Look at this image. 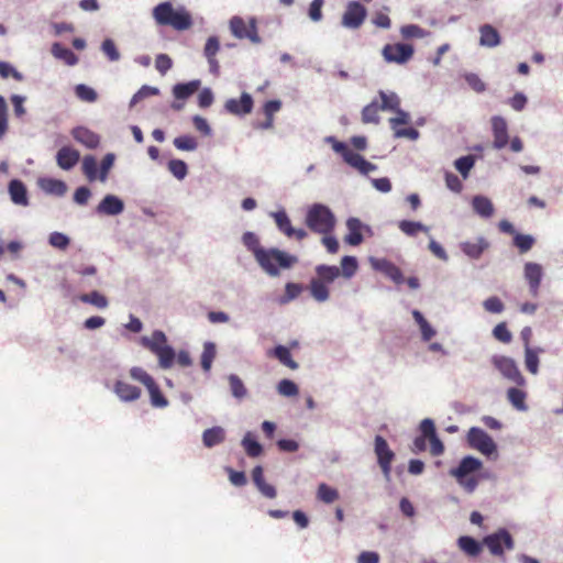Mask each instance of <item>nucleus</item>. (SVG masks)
<instances>
[{
    "label": "nucleus",
    "instance_id": "nucleus-36",
    "mask_svg": "<svg viewBox=\"0 0 563 563\" xmlns=\"http://www.w3.org/2000/svg\"><path fill=\"white\" fill-rule=\"evenodd\" d=\"M271 355H274L283 365L289 367L290 369L298 368V363L292 360L289 349L284 345H277L271 352Z\"/></svg>",
    "mask_w": 563,
    "mask_h": 563
},
{
    "label": "nucleus",
    "instance_id": "nucleus-10",
    "mask_svg": "<svg viewBox=\"0 0 563 563\" xmlns=\"http://www.w3.org/2000/svg\"><path fill=\"white\" fill-rule=\"evenodd\" d=\"M366 15V8L357 1H352L347 4L341 23L344 27L356 30L363 24Z\"/></svg>",
    "mask_w": 563,
    "mask_h": 563
},
{
    "label": "nucleus",
    "instance_id": "nucleus-61",
    "mask_svg": "<svg viewBox=\"0 0 563 563\" xmlns=\"http://www.w3.org/2000/svg\"><path fill=\"white\" fill-rule=\"evenodd\" d=\"M173 67V60L167 54H158L155 59V68L161 75H165Z\"/></svg>",
    "mask_w": 563,
    "mask_h": 563
},
{
    "label": "nucleus",
    "instance_id": "nucleus-21",
    "mask_svg": "<svg viewBox=\"0 0 563 563\" xmlns=\"http://www.w3.org/2000/svg\"><path fill=\"white\" fill-rule=\"evenodd\" d=\"M113 390L125 402L134 401L141 397V389L139 387L123 380H117Z\"/></svg>",
    "mask_w": 563,
    "mask_h": 563
},
{
    "label": "nucleus",
    "instance_id": "nucleus-8",
    "mask_svg": "<svg viewBox=\"0 0 563 563\" xmlns=\"http://www.w3.org/2000/svg\"><path fill=\"white\" fill-rule=\"evenodd\" d=\"M467 441L471 448L485 455L496 452V444L492 437L481 428L473 427L467 432Z\"/></svg>",
    "mask_w": 563,
    "mask_h": 563
},
{
    "label": "nucleus",
    "instance_id": "nucleus-4",
    "mask_svg": "<svg viewBox=\"0 0 563 563\" xmlns=\"http://www.w3.org/2000/svg\"><path fill=\"white\" fill-rule=\"evenodd\" d=\"M265 261H256L261 268L269 276H278L279 269H287L297 263V257L278 249H264Z\"/></svg>",
    "mask_w": 563,
    "mask_h": 563
},
{
    "label": "nucleus",
    "instance_id": "nucleus-15",
    "mask_svg": "<svg viewBox=\"0 0 563 563\" xmlns=\"http://www.w3.org/2000/svg\"><path fill=\"white\" fill-rule=\"evenodd\" d=\"M253 104L251 95L243 92L240 99H228L224 103V109L234 115H245L252 112Z\"/></svg>",
    "mask_w": 563,
    "mask_h": 563
},
{
    "label": "nucleus",
    "instance_id": "nucleus-57",
    "mask_svg": "<svg viewBox=\"0 0 563 563\" xmlns=\"http://www.w3.org/2000/svg\"><path fill=\"white\" fill-rule=\"evenodd\" d=\"M130 376L133 379L142 383L145 387L153 385V383L155 382L154 378L142 367H132L130 369Z\"/></svg>",
    "mask_w": 563,
    "mask_h": 563
},
{
    "label": "nucleus",
    "instance_id": "nucleus-29",
    "mask_svg": "<svg viewBox=\"0 0 563 563\" xmlns=\"http://www.w3.org/2000/svg\"><path fill=\"white\" fill-rule=\"evenodd\" d=\"M52 54L55 58L64 60L68 66H74L78 63L77 55L71 49L64 47L59 43L53 44Z\"/></svg>",
    "mask_w": 563,
    "mask_h": 563
},
{
    "label": "nucleus",
    "instance_id": "nucleus-9",
    "mask_svg": "<svg viewBox=\"0 0 563 563\" xmlns=\"http://www.w3.org/2000/svg\"><path fill=\"white\" fill-rule=\"evenodd\" d=\"M492 363L500 372V374L508 380L517 385L525 384V378L521 375L516 362L511 357L504 355H494L492 357Z\"/></svg>",
    "mask_w": 563,
    "mask_h": 563
},
{
    "label": "nucleus",
    "instance_id": "nucleus-32",
    "mask_svg": "<svg viewBox=\"0 0 563 563\" xmlns=\"http://www.w3.org/2000/svg\"><path fill=\"white\" fill-rule=\"evenodd\" d=\"M472 206L477 214L484 218H489L494 213V206L492 201L483 196L473 198Z\"/></svg>",
    "mask_w": 563,
    "mask_h": 563
},
{
    "label": "nucleus",
    "instance_id": "nucleus-35",
    "mask_svg": "<svg viewBox=\"0 0 563 563\" xmlns=\"http://www.w3.org/2000/svg\"><path fill=\"white\" fill-rule=\"evenodd\" d=\"M41 188L52 195L63 196L67 190L64 181L58 179L45 178L40 181Z\"/></svg>",
    "mask_w": 563,
    "mask_h": 563
},
{
    "label": "nucleus",
    "instance_id": "nucleus-18",
    "mask_svg": "<svg viewBox=\"0 0 563 563\" xmlns=\"http://www.w3.org/2000/svg\"><path fill=\"white\" fill-rule=\"evenodd\" d=\"M124 210L123 201L114 196L107 195L97 206V213L104 216H118Z\"/></svg>",
    "mask_w": 563,
    "mask_h": 563
},
{
    "label": "nucleus",
    "instance_id": "nucleus-3",
    "mask_svg": "<svg viewBox=\"0 0 563 563\" xmlns=\"http://www.w3.org/2000/svg\"><path fill=\"white\" fill-rule=\"evenodd\" d=\"M340 276V267L330 265H318L316 277L309 283L311 297L318 302H324L330 298L329 285Z\"/></svg>",
    "mask_w": 563,
    "mask_h": 563
},
{
    "label": "nucleus",
    "instance_id": "nucleus-42",
    "mask_svg": "<svg viewBox=\"0 0 563 563\" xmlns=\"http://www.w3.org/2000/svg\"><path fill=\"white\" fill-rule=\"evenodd\" d=\"M412 316L420 327L423 341H430L435 335L434 329L429 324L420 311L413 310Z\"/></svg>",
    "mask_w": 563,
    "mask_h": 563
},
{
    "label": "nucleus",
    "instance_id": "nucleus-53",
    "mask_svg": "<svg viewBox=\"0 0 563 563\" xmlns=\"http://www.w3.org/2000/svg\"><path fill=\"white\" fill-rule=\"evenodd\" d=\"M514 244L518 247L520 253H527L533 246L534 239L528 234L516 233Z\"/></svg>",
    "mask_w": 563,
    "mask_h": 563
},
{
    "label": "nucleus",
    "instance_id": "nucleus-46",
    "mask_svg": "<svg viewBox=\"0 0 563 563\" xmlns=\"http://www.w3.org/2000/svg\"><path fill=\"white\" fill-rule=\"evenodd\" d=\"M82 172L89 181H93L99 178L98 165L93 156L87 155L82 159Z\"/></svg>",
    "mask_w": 563,
    "mask_h": 563
},
{
    "label": "nucleus",
    "instance_id": "nucleus-62",
    "mask_svg": "<svg viewBox=\"0 0 563 563\" xmlns=\"http://www.w3.org/2000/svg\"><path fill=\"white\" fill-rule=\"evenodd\" d=\"M483 306H484L485 310L490 313H500L505 309L503 301L496 296H492V297L487 298L483 302Z\"/></svg>",
    "mask_w": 563,
    "mask_h": 563
},
{
    "label": "nucleus",
    "instance_id": "nucleus-17",
    "mask_svg": "<svg viewBox=\"0 0 563 563\" xmlns=\"http://www.w3.org/2000/svg\"><path fill=\"white\" fill-rule=\"evenodd\" d=\"M542 267L537 263H527L525 265V278L528 282L529 290L532 297H538L542 279Z\"/></svg>",
    "mask_w": 563,
    "mask_h": 563
},
{
    "label": "nucleus",
    "instance_id": "nucleus-13",
    "mask_svg": "<svg viewBox=\"0 0 563 563\" xmlns=\"http://www.w3.org/2000/svg\"><path fill=\"white\" fill-rule=\"evenodd\" d=\"M375 454L377 455V461L384 475L388 477L391 471V462L395 457V454L389 449L387 441L382 435L375 437Z\"/></svg>",
    "mask_w": 563,
    "mask_h": 563
},
{
    "label": "nucleus",
    "instance_id": "nucleus-1",
    "mask_svg": "<svg viewBox=\"0 0 563 563\" xmlns=\"http://www.w3.org/2000/svg\"><path fill=\"white\" fill-rule=\"evenodd\" d=\"M140 342L143 347L157 356L158 365L163 369L170 368L175 358L181 367H188L192 364L187 351H179L176 355L174 349L167 342L166 334L161 330H155L150 336H142Z\"/></svg>",
    "mask_w": 563,
    "mask_h": 563
},
{
    "label": "nucleus",
    "instance_id": "nucleus-40",
    "mask_svg": "<svg viewBox=\"0 0 563 563\" xmlns=\"http://www.w3.org/2000/svg\"><path fill=\"white\" fill-rule=\"evenodd\" d=\"M78 298L81 302L90 303L99 309H104L108 307V299L97 290H93L89 294H82Z\"/></svg>",
    "mask_w": 563,
    "mask_h": 563
},
{
    "label": "nucleus",
    "instance_id": "nucleus-23",
    "mask_svg": "<svg viewBox=\"0 0 563 563\" xmlns=\"http://www.w3.org/2000/svg\"><path fill=\"white\" fill-rule=\"evenodd\" d=\"M347 234L344 236V242L349 245L356 246L363 242L362 223L356 218H350L346 221Z\"/></svg>",
    "mask_w": 563,
    "mask_h": 563
},
{
    "label": "nucleus",
    "instance_id": "nucleus-34",
    "mask_svg": "<svg viewBox=\"0 0 563 563\" xmlns=\"http://www.w3.org/2000/svg\"><path fill=\"white\" fill-rule=\"evenodd\" d=\"M382 110L380 104L376 100L365 106L362 110V122L367 123H379V111Z\"/></svg>",
    "mask_w": 563,
    "mask_h": 563
},
{
    "label": "nucleus",
    "instance_id": "nucleus-39",
    "mask_svg": "<svg viewBox=\"0 0 563 563\" xmlns=\"http://www.w3.org/2000/svg\"><path fill=\"white\" fill-rule=\"evenodd\" d=\"M272 217L275 220V223L278 230L285 234L287 238H290V232L292 230V225L290 219L285 210H279L272 213Z\"/></svg>",
    "mask_w": 563,
    "mask_h": 563
},
{
    "label": "nucleus",
    "instance_id": "nucleus-14",
    "mask_svg": "<svg viewBox=\"0 0 563 563\" xmlns=\"http://www.w3.org/2000/svg\"><path fill=\"white\" fill-rule=\"evenodd\" d=\"M493 147L496 150L504 148L509 142L508 125L503 117L495 115L492 118Z\"/></svg>",
    "mask_w": 563,
    "mask_h": 563
},
{
    "label": "nucleus",
    "instance_id": "nucleus-54",
    "mask_svg": "<svg viewBox=\"0 0 563 563\" xmlns=\"http://www.w3.org/2000/svg\"><path fill=\"white\" fill-rule=\"evenodd\" d=\"M474 164V157L472 155H466L457 158L454 163V166L464 178H467L468 173L473 168Z\"/></svg>",
    "mask_w": 563,
    "mask_h": 563
},
{
    "label": "nucleus",
    "instance_id": "nucleus-63",
    "mask_svg": "<svg viewBox=\"0 0 563 563\" xmlns=\"http://www.w3.org/2000/svg\"><path fill=\"white\" fill-rule=\"evenodd\" d=\"M114 164V155L112 153L107 154L102 161L100 166L99 179L101 181H106L108 178V174Z\"/></svg>",
    "mask_w": 563,
    "mask_h": 563
},
{
    "label": "nucleus",
    "instance_id": "nucleus-25",
    "mask_svg": "<svg viewBox=\"0 0 563 563\" xmlns=\"http://www.w3.org/2000/svg\"><path fill=\"white\" fill-rule=\"evenodd\" d=\"M488 247V243L484 238H477L475 241H466L461 243V250L471 258H478Z\"/></svg>",
    "mask_w": 563,
    "mask_h": 563
},
{
    "label": "nucleus",
    "instance_id": "nucleus-60",
    "mask_svg": "<svg viewBox=\"0 0 563 563\" xmlns=\"http://www.w3.org/2000/svg\"><path fill=\"white\" fill-rule=\"evenodd\" d=\"M277 390L280 395L291 397L298 394L297 385L290 379H283L277 386Z\"/></svg>",
    "mask_w": 563,
    "mask_h": 563
},
{
    "label": "nucleus",
    "instance_id": "nucleus-22",
    "mask_svg": "<svg viewBox=\"0 0 563 563\" xmlns=\"http://www.w3.org/2000/svg\"><path fill=\"white\" fill-rule=\"evenodd\" d=\"M79 158V152L68 146L62 147L56 155L58 166L65 170L73 168L78 163Z\"/></svg>",
    "mask_w": 563,
    "mask_h": 563
},
{
    "label": "nucleus",
    "instance_id": "nucleus-27",
    "mask_svg": "<svg viewBox=\"0 0 563 563\" xmlns=\"http://www.w3.org/2000/svg\"><path fill=\"white\" fill-rule=\"evenodd\" d=\"M457 545L468 556L476 558L482 552L483 542L479 543L472 537L462 536L457 539Z\"/></svg>",
    "mask_w": 563,
    "mask_h": 563
},
{
    "label": "nucleus",
    "instance_id": "nucleus-59",
    "mask_svg": "<svg viewBox=\"0 0 563 563\" xmlns=\"http://www.w3.org/2000/svg\"><path fill=\"white\" fill-rule=\"evenodd\" d=\"M101 49L109 60L117 62L120 59V53L111 38H107L102 42Z\"/></svg>",
    "mask_w": 563,
    "mask_h": 563
},
{
    "label": "nucleus",
    "instance_id": "nucleus-58",
    "mask_svg": "<svg viewBox=\"0 0 563 563\" xmlns=\"http://www.w3.org/2000/svg\"><path fill=\"white\" fill-rule=\"evenodd\" d=\"M493 335L496 340L503 343H509L512 339L511 332L508 330L506 322L498 323L493 330Z\"/></svg>",
    "mask_w": 563,
    "mask_h": 563
},
{
    "label": "nucleus",
    "instance_id": "nucleus-11",
    "mask_svg": "<svg viewBox=\"0 0 563 563\" xmlns=\"http://www.w3.org/2000/svg\"><path fill=\"white\" fill-rule=\"evenodd\" d=\"M413 52V47L410 44H387L383 48V56L388 63L404 64L412 57Z\"/></svg>",
    "mask_w": 563,
    "mask_h": 563
},
{
    "label": "nucleus",
    "instance_id": "nucleus-48",
    "mask_svg": "<svg viewBox=\"0 0 563 563\" xmlns=\"http://www.w3.org/2000/svg\"><path fill=\"white\" fill-rule=\"evenodd\" d=\"M242 445L246 452V454L251 457H256L258 455L262 454L263 452V449H262V445L256 441L254 440L250 433H247L243 440H242Z\"/></svg>",
    "mask_w": 563,
    "mask_h": 563
},
{
    "label": "nucleus",
    "instance_id": "nucleus-50",
    "mask_svg": "<svg viewBox=\"0 0 563 563\" xmlns=\"http://www.w3.org/2000/svg\"><path fill=\"white\" fill-rule=\"evenodd\" d=\"M75 93L77 98L85 102H95L98 99L95 89L84 84H79L75 87Z\"/></svg>",
    "mask_w": 563,
    "mask_h": 563
},
{
    "label": "nucleus",
    "instance_id": "nucleus-51",
    "mask_svg": "<svg viewBox=\"0 0 563 563\" xmlns=\"http://www.w3.org/2000/svg\"><path fill=\"white\" fill-rule=\"evenodd\" d=\"M146 388H147V390L150 393L151 404L154 407L163 408V407L167 406L168 401L165 398V396L162 394L158 385L155 382L153 383V385H150Z\"/></svg>",
    "mask_w": 563,
    "mask_h": 563
},
{
    "label": "nucleus",
    "instance_id": "nucleus-55",
    "mask_svg": "<svg viewBox=\"0 0 563 563\" xmlns=\"http://www.w3.org/2000/svg\"><path fill=\"white\" fill-rule=\"evenodd\" d=\"M399 229L407 235L413 236L420 231H428V228H426L420 222L409 221V220H402L399 223Z\"/></svg>",
    "mask_w": 563,
    "mask_h": 563
},
{
    "label": "nucleus",
    "instance_id": "nucleus-19",
    "mask_svg": "<svg viewBox=\"0 0 563 563\" xmlns=\"http://www.w3.org/2000/svg\"><path fill=\"white\" fill-rule=\"evenodd\" d=\"M71 135L78 143L82 144L87 148H96L100 143L99 135L84 126L75 128L71 131Z\"/></svg>",
    "mask_w": 563,
    "mask_h": 563
},
{
    "label": "nucleus",
    "instance_id": "nucleus-45",
    "mask_svg": "<svg viewBox=\"0 0 563 563\" xmlns=\"http://www.w3.org/2000/svg\"><path fill=\"white\" fill-rule=\"evenodd\" d=\"M379 97L382 99L380 108L382 110L396 111L400 108V99L395 92L386 93L385 91H379Z\"/></svg>",
    "mask_w": 563,
    "mask_h": 563
},
{
    "label": "nucleus",
    "instance_id": "nucleus-38",
    "mask_svg": "<svg viewBox=\"0 0 563 563\" xmlns=\"http://www.w3.org/2000/svg\"><path fill=\"white\" fill-rule=\"evenodd\" d=\"M280 108L282 102L279 100H269L265 102L263 111L266 117V121L263 124H261L262 129H269L273 126L274 114L278 112Z\"/></svg>",
    "mask_w": 563,
    "mask_h": 563
},
{
    "label": "nucleus",
    "instance_id": "nucleus-26",
    "mask_svg": "<svg viewBox=\"0 0 563 563\" xmlns=\"http://www.w3.org/2000/svg\"><path fill=\"white\" fill-rule=\"evenodd\" d=\"M225 440V431L222 427H212L202 433V442L206 448H213Z\"/></svg>",
    "mask_w": 563,
    "mask_h": 563
},
{
    "label": "nucleus",
    "instance_id": "nucleus-31",
    "mask_svg": "<svg viewBox=\"0 0 563 563\" xmlns=\"http://www.w3.org/2000/svg\"><path fill=\"white\" fill-rule=\"evenodd\" d=\"M199 80H192L186 84H177L173 88V93L176 99L184 100L194 95L199 89Z\"/></svg>",
    "mask_w": 563,
    "mask_h": 563
},
{
    "label": "nucleus",
    "instance_id": "nucleus-41",
    "mask_svg": "<svg viewBox=\"0 0 563 563\" xmlns=\"http://www.w3.org/2000/svg\"><path fill=\"white\" fill-rule=\"evenodd\" d=\"M543 352L542 349H526L525 363L526 368L531 374H537L539 371V353Z\"/></svg>",
    "mask_w": 563,
    "mask_h": 563
},
{
    "label": "nucleus",
    "instance_id": "nucleus-16",
    "mask_svg": "<svg viewBox=\"0 0 563 563\" xmlns=\"http://www.w3.org/2000/svg\"><path fill=\"white\" fill-rule=\"evenodd\" d=\"M371 262L374 269L383 273L385 276L390 278L396 284L399 285L404 283L405 279L401 271L390 261L386 258H375L372 260Z\"/></svg>",
    "mask_w": 563,
    "mask_h": 563
},
{
    "label": "nucleus",
    "instance_id": "nucleus-33",
    "mask_svg": "<svg viewBox=\"0 0 563 563\" xmlns=\"http://www.w3.org/2000/svg\"><path fill=\"white\" fill-rule=\"evenodd\" d=\"M191 16L186 11H174L172 19L167 25L173 26L175 30L184 31L191 26Z\"/></svg>",
    "mask_w": 563,
    "mask_h": 563
},
{
    "label": "nucleus",
    "instance_id": "nucleus-2",
    "mask_svg": "<svg viewBox=\"0 0 563 563\" xmlns=\"http://www.w3.org/2000/svg\"><path fill=\"white\" fill-rule=\"evenodd\" d=\"M305 224L311 232L320 235L333 233L336 225V218L328 206L313 203L307 210Z\"/></svg>",
    "mask_w": 563,
    "mask_h": 563
},
{
    "label": "nucleus",
    "instance_id": "nucleus-24",
    "mask_svg": "<svg viewBox=\"0 0 563 563\" xmlns=\"http://www.w3.org/2000/svg\"><path fill=\"white\" fill-rule=\"evenodd\" d=\"M243 244L251 251L256 261H265L266 253L264 247L261 246L260 240L253 232H245L242 236Z\"/></svg>",
    "mask_w": 563,
    "mask_h": 563
},
{
    "label": "nucleus",
    "instance_id": "nucleus-6",
    "mask_svg": "<svg viewBox=\"0 0 563 563\" xmlns=\"http://www.w3.org/2000/svg\"><path fill=\"white\" fill-rule=\"evenodd\" d=\"M328 142L332 143L333 151L340 154L346 164L357 169L361 174L367 175L371 172L376 170V165L366 161L362 155L350 150L345 143L339 142L332 136L328 137Z\"/></svg>",
    "mask_w": 563,
    "mask_h": 563
},
{
    "label": "nucleus",
    "instance_id": "nucleus-7",
    "mask_svg": "<svg viewBox=\"0 0 563 563\" xmlns=\"http://www.w3.org/2000/svg\"><path fill=\"white\" fill-rule=\"evenodd\" d=\"M483 545L487 547L489 552L495 556H503L505 550H512L515 541L511 534L504 528L486 536L483 539Z\"/></svg>",
    "mask_w": 563,
    "mask_h": 563
},
{
    "label": "nucleus",
    "instance_id": "nucleus-28",
    "mask_svg": "<svg viewBox=\"0 0 563 563\" xmlns=\"http://www.w3.org/2000/svg\"><path fill=\"white\" fill-rule=\"evenodd\" d=\"M479 43L483 46L495 47L500 43L498 31L489 24H485L479 29Z\"/></svg>",
    "mask_w": 563,
    "mask_h": 563
},
{
    "label": "nucleus",
    "instance_id": "nucleus-20",
    "mask_svg": "<svg viewBox=\"0 0 563 563\" xmlns=\"http://www.w3.org/2000/svg\"><path fill=\"white\" fill-rule=\"evenodd\" d=\"M11 201L14 205L29 206V197L25 185L20 179H12L8 186Z\"/></svg>",
    "mask_w": 563,
    "mask_h": 563
},
{
    "label": "nucleus",
    "instance_id": "nucleus-44",
    "mask_svg": "<svg viewBox=\"0 0 563 563\" xmlns=\"http://www.w3.org/2000/svg\"><path fill=\"white\" fill-rule=\"evenodd\" d=\"M507 398L518 410H526V393L519 388L511 387L507 391Z\"/></svg>",
    "mask_w": 563,
    "mask_h": 563
},
{
    "label": "nucleus",
    "instance_id": "nucleus-49",
    "mask_svg": "<svg viewBox=\"0 0 563 563\" xmlns=\"http://www.w3.org/2000/svg\"><path fill=\"white\" fill-rule=\"evenodd\" d=\"M228 379L232 395L238 399L244 398L247 394V390L241 378L235 374H231Z\"/></svg>",
    "mask_w": 563,
    "mask_h": 563
},
{
    "label": "nucleus",
    "instance_id": "nucleus-43",
    "mask_svg": "<svg viewBox=\"0 0 563 563\" xmlns=\"http://www.w3.org/2000/svg\"><path fill=\"white\" fill-rule=\"evenodd\" d=\"M317 497L324 504H332L339 499L338 489L322 483L318 486Z\"/></svg>",
    "mask_w": 563,
    "mask_h": 563
},
{
    "label": "nucleus",
    "instance_id": "nucleus-37",
    "mask_svg": "<svg viewBox=\"0 0 563 563\" xmlns=\"http://www.w3.org/2000/svg\"><path fill=\"white\" fill-rule=\"evenodd\" d=\"M217 356V347L212 342H206L203 344V351L200 357V364L202 369L208 373L211 369L212 363Z\"/></svg>",
    "mask_w": 563,
    "mask_h": 563
},
{
    "label": "nucleus",
    "instance_id": "nucleus-56",
    "mask_svg": "<svg viewBox=\"0 0 563 563\" xmlns=\"http://www.w3.org/2000/svg\"><path fill=\"white\" fill-rule=\"evenodd\" d=\"M168 170L177 179H184L188 173V167L187 164L181 159H172L168 163Z\"/></svg>",
    "mask_w": 563,
    "mask_h": 563
},
{
    "label": "nucleus",
    "instance_id": "nucleus-12",
    "mask_svg": "<svg viewBox=\"0 0 563 563\" xmlns=\"http://www.w3.org/2000/svg\"><path fill=\"white\" fill-rule=\"evenodd\" d=\"M230 30L232 34L238 38H249L253 43L260 42V36L257 34V27L254 20H252L247 25L242 18L233 16L230 20Z\"/></svg>",
    "mask_w": 563,
    "mask_h": 563
},
{
    "label": "nucleus",
    "instance_id": "nucleus-30",
    "mask_svg": "<svg viewBox=\"0 0 563 563\" xmlns=\"http://www.w3.org/2000/svg\"><path fill=\"white\" fill-rule=\"evenodd\" d=\"M174 11L170 2H162L154 8L153 16L159 25H167Z\"/></svg>",
    "mask_w": 563,
    "mask_h": 563
},
{
    "label": "nucleus",
    "instance_id": "nucleus-47",
    "mask_svg": "<svg viewBox=\"0 0 563 563\" xmlns=\"http://www.w3.org/2000/svg\"><path fill=\"white\" fill-rule=\"evenodd\" d=\"M357 261L353 256H343L341 260L340 275L344 278H351L357 271Z\"/></svg>",
    "mask_w": 563,
    "mask_h": 563
},
{
    "label": "nucleus",
    "instance_id": "nucleus-5",
    "mask_svg": "<svg viewBox=\"0 0 563 563\" xmlns=\"http://www.w3.org/2000/svg\"><path fill=\"white\" fill-rule=\"evenodd\" d=\"M482 467V462L473 456H465L460 462L456 468L450 471V474L456 478L457 483L463 486L467 492H473L478 482L474 476H471L473 473L479 471Z\"/></svg>",
    "mask_w": 563,
    "mask_h": 563
},
{
    "label": "nucleus",
    "instance_id": "nucleus-64",
    "mask_svg": "<svg viewBox=\"0 0 563 563\" xmlns=\"http://www.w3.org/2000/svg\"><path fill=\"white\" fill-rule=\"evenodd\" d=\"M49 244L59 250H65L69 245V239L60 232H53L49 235Z\"/></svg>",
    "mask_w": 563,
    "mask_h": 563
},
{
    "label": "nucleus",
    "instance_id": "nucleus-52",
    "mask_svg": "<svg viewBox=\"0 0 563 563\" xmlns=\"http://www.w3.org/2000/svg\"><path fill=\"white\" fill-rule=\"evenodd\" d=\"M174 145L180 151H195L198 147V142L191 135H180L174 140Z\"/></svg>",
    "mask_w": 563,
    "mask_h": 563
}]
</instances>
